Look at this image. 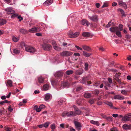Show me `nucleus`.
Wrapping results in <instances>:
<instances>
[{
  "instance_id": "f257e3e1",
  "label": "nucleus",
  "mask_w": 131,
  "mask_h": 131,
  "mask_svg": "<svg viewBox=\"0 0 131 131\" xmlns=\"http://www.w3.org/2000/svg\"><path fill=\"white\" fill-rule=\"evenodd\" d=\"M52 85L55 87L62 88H68L70 86V82H51Z\"/></svg>"
},
{
  "instance_id": "f03ea898",
  "label": "nucleus",
  "mask_w": 131,
  "mask_h": 131,
  "mask_svg": "<svg viewBox=\"0 0 131 131\" xmlns=\"http://www.w3.org/2000/svg\"><path fill=\"white\" fill-rule=\"evenodd\" d=\"M42 47L44 50L48 51H50L52 48L51 45L46 43H45L42 45Z\"/></svg>"
},
{
  "instance_id": "7ed1b4c3",
  "label": "nucleus",
  "mask_w": 131,
  "mask_h": 131,
  "mask_svg": "<svg viewBox=\"0 0 131 131\" xmlns=\"http://www.w3.org/2000/svg\"><path fill=\"white\" fill-rule=\"evenodd\" d=\"M72 52L64 51H63L62 52H61L60 53V54L62 56L68 57L72 55Z\"/></svg>"
},
{
  "instance_id": "20e7f679",
  "label": "nucleus",
  "mask_w": 131,
  "mask_h": 131,
  "mask_svg": "<svg viewBox=\"0 0 131 131\" xmlns=\"http://www.w3.org/2000/svg\"><path fill=\"white\" fill-rule=\"evenodd\" d=\"M52 98V95L50 93H47L45 94L44 95V99L45 101L47 102H49L51 100Z\"/></svg>"
},
{
  "instance_id": "39448f33",
  "label": "nucleus",
  "mask_w": 131,
  "mask_h": 131,
  "mask_svg": "<svg viewBox=\"0 0 131 131\" xmlns=\"http://www.w3.org/2000/svg\"><path fill=\"white\" fill-rule=\"evenodd\" d=\"M75 127L76 129L78 131H80L81 129V128L82 127L81 123L77 121H75L74 122Z\"/></svg>"
},
{
  "instance_id": "423d86ee",
  "label": "nucleus",
  "mask_w": 131,
  "mask_h": 131,
  "mask_svg": "<svg viewBox=\"0 0 131 131\" xmlns=\"http://www.w3.org/2000/svg\"><path fill=\"white\" fill-rule=\"evenodd\" d=\"M45 25L43 23L40 24L37 27V32H39L41 30H43L45 29Z\"/></svg>"
},
{
  "instance_id": "0eeeda50",
  "label": "nucleus",
  "mask_w": 131,
  "mask_h": 131,
  "mask_svg": "<svg viewBox=\"0 0 131 131\" xmlns=\"http://www.w3.org/2000/svg\"><path fill=\"white\" fill-rule=\"evenodd\" d=\"M25 49L26 51L30 52L33 53L35 51V49L33 47L28 46L25 47Z\"/></svg>"
},
{
  "instance_id": "6e6552de",
  "label": "nucleus",
  "mask_w": 131,
  "mask_h": 131,
  "mask_svg": "<svg viewBox=\"0 0 131 131\" xmlns=\"http://www.w3.org/2000/svg\"><path fill=\"white\" fill-rule=\"evenodd\" d=\"M73 107L75 110V112L74 113H75L76 115H79L81 114V111L76 106L74 105Z\"/></svg>"
},
{
  "instance_id": "1a4fd4ad",
  "label": "nucleus",
  "mask_w": 131,
  "mask_h": 131,
  "mask_svg": "<svg viewBox=\"0 0 131 131\" xmlns=\"http://www.w3.org/2000/svg\"><path fill=\"white\" fill-rule=\"evenodd\" d=\"M63 75V72L61 71H57L54 74V76L56 78H60Z\"/></svg>"
},
{
  "instance_id": "9d476101",
  "label": "nucleus",
  "mask_w": 131,
  "mask_h": 131,
  "mask_svg": "<svg viewBox=\"0 0 131 131\" xmlns=\"http://www.w3.org/2000/svg\"><path fill=\"white\" fill-rule=\"evenodd\" d=\"M113 98L115 100H123L124 99V97L123 96L117 94L114 95L113 97Z\"/></svg>"
},
{
  "instance_id": "9b49d317",
  "label": "nucleus",
  "mask_w": 131,
  "mask_h": 131,
  "mask_svg": "<svg viewBox=\"0 0 131 131\" xmlns=\"http://www.w3.org/2000/svg\"><path fill=\"white\" fill-rule=\"evenodd\" d=\"M121 73L119 72L118 73H116L115 74L114 77V79H115L116 81H117V82H121L120 79H119V76L120 75Z\"/></svg>"
},
{
  "instance_id": "f8f14e48",
  "label": "nucleus",
  "mask_w": 131,
  "mask_h": 131,
  "mask_svg": "<svg viewBox=\"0 0 131 131\" xmlns=\"http://www.w3.org/2000/svg\"><path fill=\"white\" fill-rule=\"evenodd\" d=\"M66 115L68 117L74 116L76 115L75 113L73 111H70L66 113Z\"/></svg>"
},
{
  "instance_id": "ddd939ff",
  "label": "nucleus",
  "mask_w": 131,
  "mask_h": 131,
  "mask_svg": "<svg viewBox=\"0 0 131 131\" xmlns=\"http://www.w3.org/2000/svg\"><path fill=\"white\" fill-rule=\"evenodd\" d=\"M123 128L125 130H130L131 129V125H128L125 124L122 126Z\"/></svg>"
},
{
  "instance_id": "4468645a",
  "label": "nucleus",
  "mask_w": 131,
  "mask_h": 131,
  "mask_svg": "<svg viewBox=\"0 0 131 131\" xmlns=\"http://www.w3.org/2000/svg\"><path fill=\"white\" fill-rule=\"evenodd\" d=\"M88 17L92 20L95 21L97 20V17L96 15L93 16H88Z\"/></svg>"
},
{
  "instance_id": "2eb2a0df",
  "label": "nucleus",
  "mask_w": 131,
  "mask_h": 131,
  "mask_svg": "<svg viewBox=\"0 0 131 131\" xmlns=\"http://www.w3.org/2000/svg\"><path fill=\"white\" fill-rule=\"evenodd\" d=\"M81 24L83 25H85V26H88L90 25V23L86 20L83 19L81 21Z\"/></svg>"
},
{
  "instance_id": "dca6fc26",
  "label": "nucleus",
  "mask_w": 131,
  "mask_h": 131,
  "mask_svg": "<svg viewBox=\"0 0 131 131\" xmlns=\"http://www.w3.org/2000/svg\"><path fill=\"white\" fill-rule=\"evenodd\" d=\"M118 30V27H112L110 29V30L112 32H116Z\"/></svg>"
},
{
  "instance_id": "f3484780",
  "label": "nucleus",
  "mask_w": 131,
  "mask_h": 131,
  "mask_svg": "<svg viewBox=\"0 0 131 131\" xmlns=\"http://www.w3.org/2000/svg\"><path fill=\"white\" fill-rule=\"evenodd\" d=\"M49 88V85L46 84L43 85V87L42 90L43 91H46L48 90Z\"/></svg>"
},
{
  "instance_id": "a211bd4d",
  "label": "nucleus",
  "mask_w": 131,
  "mask_h": 131,
  "mask_svg": "<svg viewBox=\"0 0 131 131\" xmlns=\"http://www.w3.org/2000/svg\"><path fill=\"white\" fill-rule=\"evenodd\" d=\"M53 0H47L43 3L44 5L48 6L52 3Z\"/></svg>"
},
{
  "instance_id": "6ab92c4d",
  "label": "nucleus",
  "mask_w": 131,
  "mask_h": 131,
  "mask_svg": "<svg viewBox=\"0 0 131 131\" xmlns=\"http://www.w3.org/2000/svg\"><path fill=\"white\" fill-rule=\"evenodd\" d=\"M5 10L7 12V13L8 14H12L14 13V11L10 8H7Z\"/></svg>"
},
{
  "instance_id": "aec40b11",
  "label": "nucleus",
  "mask_w": 131,
  "mask_h": 131,
  "mask_svg": "<svg viewBox=\"0 0 131 131\" xmlns=\"http://www.w3.org/2000/svg\"><path fill=\"white\" fill-rule=\"evenodd\" d=\"M119 3L120 5L122 6L125 9H126L127 8V5L125 3L121 1L119 2Z\"/></svg>"
},
{
  "instance_id": "412c9836",
  "label": "nucleus",
  "mask_w": 131,
  "mask_h": 131,
  "mask_svg": "<svg viewBox=\"0 0 131 131\" xmlns=\"http://www.w3.org/2000/svg\"><path fill=\"white\" fill-rule=\"evenodd\" d=\"M128 117H127L126 114L125 116H124L122 119V120L124 122L128 121H130Z\"/></svg>"
},
{
  "instance_id": "4be33fe9",
  "label": "nucleus",
  "mask_w": 131,
  "mask_h": 131,
  "mask_svg": "<svg viewBox=\"0 0 131 131\" xmlns=\"http://www.w3.org/2000/svg\"><path fill=\"white\" fill-rule=\"evenodd\" d=\"M28 31L30 32H37V27H34V28L29 29Z\"/></svg>"
},
{
  "instance_id": "5701e85b",
  "label": "nucleus",
  "mask_w": 131,
  "mask_h": 131,
  "mask_svg": "<svg viewBox=\"0 0 131 131\" xmlns=\"http://www.w3.org/2000/svg\"><path fill=\"white\" fill-rule=\"evenodd\" d=\"M80 34L79 32H76L75 33L73 34V35L70 36L71 38H74L78 37Z\"/></svg>"
},
{
  "instance_id": "b1692460",
  "label": "nucleus",
  "mask_w": 131,
  "mask_h": 131,
  "mask_svg": "<svg viewBox=\"0 0 131 131\" xmlns=\"http://www.w3.org/2000/svg\"><path fill=\"white\" fill-rule=\"evenodd\" d=\"M82 35L84 37H88L90 36V33L88 32H84L82 33Z\"/></svg>"
},
{
  "instance_id": "393cba45",
  "label": "nucleus",
  "mask_w": 131,
  "mask_h": 131,
  "mask_svg": "<svg viewBox=\"0 0 131 131\" xmlns=\"http://www.w3.org/2000/svg\"><path fill=\"white\" fill-rule=\"evenodd\" d=\"M19 31L20 32L24 34H27L28 32L27 30L23 28H20Z\"/></svg>"
},
{
  "instance_id": "a878e982",
  "label": "nucleus",
  "mask_w": 131,
  "mask_h": 131,
  "mask_svg": "<svg viewBox=\"0 0 131 131\" xmlns=\"http://www.w3.org/2000/svg\"><path fill=\"white\" fill-rule=\"evenodd\" d=\"M99 91L98 90H96L93 91L92 93L95 96H97L99 93Z\"/></svg>"
},
{
  "instance_id": "bb28decb",
  "label": "nucleus",
  "mask_w": 131,
  "mask_h": 131,
  "mask_svg": "<svg viewBox=\"0 0 131 131\" xmlns=\"http://www.w3.org/2000/svg\"><path fill=\"white\" fill-rule=\"evenodd\" d=\"M46 78H44L42 77H40L38 78V80L39 82H44L45 81H46L47 80H46Z\"/></svg>"
},
{
  "instance_id": "cd10ccee",
  "label": "nucleus",
  "mask_w": 131,
  "mask_h": 131,
  "mask_svg": "<svg viewBox=\"0 0 131 131\" xmlns=\"http://www.w3.org/2000/svg\"><path fill=\"white\" fill-rule=\"evenodd\" d=\"M90 123L93 124L97 126H99L100 125V124L98 121H94L93 120H91L90 121Z\"/></svg>"
},
{
  "instance_id": "c85d7f7f",
  "label": "nucleus",
  "mask_w": 131,
  "mask_h": 131,
  "mask_svg": "<svg viewBox=\"0 0 131 131\" xmlns=\"http://www.w3.org/2000/svg\"><path fill=\"white\" fill-rule=\"evenodd\" d=\"M91 94L90 93H86L84 94V96L86 98H89L91 97Z\"/></svg>"
},
{
  "instance_id": "c756f323",
  "label": "nucleus",
  "mask_w": 131,
  "mask_h": 131,
  "mask_svg": "<svg viewBox=\"0 0 131 131\" xmlns=\"http://www.w3.org/2000/svg\"><path fill=\"white\" fill-rule=\"evenodd\" d=\"M118 11L121 13L122 16L123 17H125L126 16V14H125V13L123 10L121 8H119Z\"/></svg>"
},
{
  "instance_id": "7c9ffc66",
  "label": "nucleus",
  "mask_w": 131,
  "mask_h": 131,
  "mask_svg": "<svg viewBox=\"0 0 131 131\" xmlns=\"http://www.w3.org/2000/svg\"><path fill=\"white\" fill-rule=\"evenodd\" d=\"M104 103L109 106L111 107V108H112V107L113 106V104L111 102H109L108 101H106L105 102H104Z\"/></svg>"
},
{
  "instance_id": "2f4dec72",
  "label": "nucleus",
  "mask_w": 131,
  "mask_h": 131,
  "mask_svg": "<svg viewBox=\"0 0 131 131\" xmlns=\"http://www.w3.org/2000/svg\"><path fill=\"white\" fill-rule=\"evenodd\" d=\"M82 47L84 50L88 51H90L91 50L90 48L87 46H84Z\"/></svg>"
},
{
  "instance_id": "473e14b6",
  "label": "nucleus",
  "mask_w": 131,
  "mask_h": 131,
  "mask_svg": "<svg viewBox=\"0 0 131 131\" xmlns=\"http://www.w3.org/2000/svg\"><path fill=\"white\" fill-rule=\"evenodd\" d=\"M6 21L4 19H0V25H2L5 24Z\"/></svg>"
},
{
  "instance_id": "72a5a7b5",
  "label": "nucleus",
  "mask_w": 131,
  "mask_h": 131,
  "mask_svg": "<svg viewBox=\"0 0 131 131\" xmlns=\"http://www.w3.org/2000/svg\"><path fill=\"white\" fill-rule=\"evenodd\" d=\"M11 101H8L7 100H5L3 101H1L0 102V104L3 105L5 103H7L8 104L10 103Z\"/></svg>"
},
{
  "instance_id": "f704fd0d",
  "label": "nucleus",
  "mask_w": 131,
  "mask_h": 131,
  "mask_svg": "<svg viewBox=\"0 0 131 131\" xmlns=\"http://www.w3.org/2000/svg\"><path fill=\"white\" fill-rule=\"evenodd\" d=\"M83 72V71L82 70H77L75 72V73L77 75H80L82 74Z\"/></svg>"
},
{
  "instance_id": "c9c22d12",
  "label": "nucleus",
  "mask_w": 131,
  "mask_h": 131,
  "mask_svg": "<svg viewBox=\"0 0 131 131\" xmlns=\"http://www.w3.org/2000/svg\"><path fill=\"white\" fill-rule=\"evenodd\" d=\"M83 55L86 57H89L91 55V54L88 53L84 51H83Z\"/></svg>"
},
{
  "instance_id": "e433bc0d",
  "label": "nucleus",
  "mask_w": 131,
  "mask_h": 131,
  "mask_svg": "<svg viewBox=\"0 0 131 131\" xmlns=\"http://www.w3.org/2000/svg\"><path fill=\"white\" fill-rule=\"evenodd\" d=\"M53 47L55 50L58 51H60L61 50V48L58 46L57 45Z\"/></svg>"
},
{
  "instance_id": "4c0bfd02",
  "label": "nucleus",
  "mask_w": 131,
  "mask_h": 131,
  "mask_svg": "<svg viewBox=\"0 0 131 131\" xmlns=\"http://www.w3.org/2000/svg\"><path fill=\"white\" fill-rule=\"evenodd\" d=\"M116 35L119 37H122V35L121 34V32L118 30L116 32Z\"/></svg>"
},
{
  "instance_id": "58836bf2",
  "label": "nucleus",
  "mask_w": 131,
  "mask_h": 131,
  "mask_svg": "<svg viewBox=\"0 0 131 131\" xmlns=\"http://www.w3.org/2000/svg\"><path fill=\"white\" fill-rule=\"evenodd\" d=\"M73 73V71L72 70H68L66 72V74L68 75L72 74Z\"/></svg>"
},
{
  "instance_id": "ea45409f",
  "label": "nucleus",
  "mask_w": 131,
  "mask_h": 131,
  "mask_svg": "<svg viewBox=\"0 0 131 131\" xmlns=\"http://www.w3.org/2000/svg\"><path fill=\"white\" fill-rule=\"evenodd\" d=\"M123 25L121 24H119V31H122L123 30Z\"/></svg>"
},
{
  "instance_id": "a19ab883",
  "label": "nucleus",
  "mask_w": 131,
  "mask_h": 131,
  "mask_svg": "<svg viewBox=\"0 0 131 131\" xmlns=\"http://www.w3.org/2000/svg\"><path fill=\"white\" fill-rule=\"evenodd\" d=\"M12 39L13 41L15 42H17L19 40L18 38H17L15 36H14L13 37Z\"/></svg>"
},
{
  "instance_id": "79ce46f5",
  "label": "nucleus",
  "mask_w": 131,
  "mask_h": 131,
  "mask_svg": "<svg viewBox=\"0 0 131 131\" xmlns=\"http://www.w3.org/2000/svg\"><path fill=\"white\" fill-rule=\"evenodd\" d=\"M6 85L8 87H12V82H5Z\"/></svg>"
},
{
  "instance_id": "37998d69",
  "label": "nucleus",
  "mask_w": 131,
  "mask_h": 131,
  "mask_svg": "<svg viewBox=\"0 0 131 131\" xmlns=\"http://www.w3.org/2000/svg\"><path fill=\"white\" fill-rule=\"evenodd\" d=\"M50 124V123L49 122H47L45 123L43 125V127H47Z\"/></svg>"
},
{
  "instance_id": "c03bdc74",
  "label": "nucleus",
  "mask_w": 131,
  "mask_h": 131,
  "mask_svg": "<svg viewBox=\"0 0 131 131\" xmlns=\"http://www.w3.org/2000/svg\"><path fill=\"white\" fill-rule=\"evenodd\" d=\"M12 14H13L11 16V17L12 18H14L15 17H16L18 15L17 14L15 13L14 12V13Z\"/></svg>"
},
{
  "instance_id": "a18cd8bd",
  "label": "nucleus",
  "mask_w": 131,
  "mask_h": 131,
  "mask_svg": "<svg viewBox=\"0 0 131 131\" xmlns=\"http://www.w3.org/2000/svg\"><path fill=\"white\" fill-rule=\"evenodd\" d=\"M85 70H87L88 69V68L89 66V64L88 63H85Z\"/></svg>"
},
{
  "instance_id": "49530a36",
  "label": "nucleus",
  "mask_w": 131,
  "mask_h": 131,
  "mask_svg": "<svg viewBox=\"0 0 131 131\" xmlns=\"http://www.w3.org/2000/svg\"><path fill=\"white\" fill-rule=\"evenodd\" d=\"M13 51L14 53L16 54H18L20 52L19 50L17 49H14Z\"/></svg>"
},
{
  "instance_id": "de8ad7c7",
  "label": "nucleus",
  "mask_w": 131,
  "mask_h": 131,
  "mask_svg": "<svg viewBox=\"0 0 131 131\" xmlns=\"http://www.w3.org/2000/svg\"><path fill=\"white\" fill-rule=\"evenodd\" d=\"M50 127L52 129H55L56 127L55 124H52L50 126Z\"/></svg>"
},
{
  "instance_id": "09e8293b",
  "label": "nucleus",
  "mask_w": 131,
  "mask_h": 131,
  "mask_svg": "<svg viewBox=\"0 0 131 131\" xmlns=\"http://www.w3.org/2000/svg\"><path fill=\"white\" fill-rule=\"evenodd\" d=\"M8 111L10 112H12L13 110V108L11 107V105L8 107Z\"/></svg>"
},
{
  "instance_id": "8fccbe9b",
  "label": "nucleus",
  "mask_w": 131,
  "mask_h": 131,
  "mask_svg": "<svg viewBox=\"0 0 131 131\" xmlns=\"http://www.w3.org/2000/svg\"><path fill=\"white\" fill-rule=\"evenodd\" d=\"M82 89V87L81 86H79L77 87L76 89L77 91H79L81 90Z\"/></svg>"
},
{
  "instance_id": "3c124183",
  "label": "nucleus",
  "mask_w": 131,
  "mask_h": 131,
  "mask_svg": "<svg viewBox=\"0 0 131 131\" xmlns=\"http://www.w3.org/2000/svg\"><path fill=\"white\" fill-rule=\"evenodd\" d=\"M121 93L124 95H126L127 94V92L124 90H122L121 91Z\"/></svg>"
},
{
  "instance_id": "603ef678",
  "label": "nucleus",
  "mask_w": 131,
  "mask_h": 131,
  "mask_svg": "<svg viewBox=\"0 0 131 131\" xmlns=\"http://www.w3.org/2000/svg\"><path fill=\"white\" fill-rule=\"evenodd\" d=\"M4 128L5 131H11L10 128L9 127L6 126H5Z\"/></svg>"
},
{
  "instance_id": "864d4df0",
  "label": "nucleus",
  "mask_w": 131,
  "mask_h": 131,
  "mask_svg": "<svg viewBox=\"0 0 131 131\" xmlns=\"http://www.w3.org/2000/svg\"><path fill=\"white\" fill-rule=\"evenodd\" d=\"M89 102L91 104H93L94 102V100L93 99H91L89 101Z\"/></svg>"
},
{
  "instance_id": "5fc2aeb1",
  "label": "nucleus",
  "mask_w": 131,
  "mask_h": 131,
  "mask_svg": "<svg viewBox=\"0 0 131 131\" xmlns=\"http://www.w3.org/2000/svg\"><path fill=\"white\" fill-rule=\"evenodd\" d=\"M106 119L110 122L112 121V118L110 117H107Z\"/></svg>"
},
{
  "instance_id": "6e6d98bb",
  "label": "nucleus",
  "mask_w": 131,
  "mask_h": 131,
  "mask_svg": "<svg viewBox=\"0 0 131 131\" xmlns=\"http://www.w3.org/2000/svg\"><path fill=\"white\" fill-rule=\"evenodd\" d=\"M39 108H40V109L41 110V109L44 108H45V106L43 104H42L40 105L39 106Z\"/></svg>"
},
{
  "instance_id": "4d7b16f0",
  "label": "nucleus",
  "mask_w": 131,
  "mask_h": 131,
  "mask_svg": "<svg viewBox=\"0 0 131 131\" xmlns=\"http://www.w3.org/2000/svg\"><path fill=\"white\" fill-rule=\"evenodd\" d=\"M19 19V21H21L23 19V18L20 15H19L17 17Z\"/></svg>"
},
{
  "instance_id": "13d9d810",
  "label": "nucleus",
  "mask_w": 131,
  "mask_h": 131,
  "mask_svg": "<svg viewBox=\"0 0 131 131\" xmlns=\"http://www.w3.org/2000/svg\"><path fill=\"white\" fill-rule=\"evenodd\" d=\"M52 44L53 46V47L54 46L56 45H57L56 42L54 41H52Z\"/></svg>"
},
{
  "instance_id": "bf43d9fd",
  "label": "nucleus",
  "mask_w": 131,
  "mask_h": 131,
  "mask_svg": "<svg viewBox=\"0 0 131 131\" xmlns=\"http://www.w3.org/2000/svg\"><path fill=\"white\" fill-rule=\"evenodd\" d=\"M77 103L78 105H80L81 103V100L80 99L79 100L77 101Z\"/></svg>"
},
{
  "instance_id": "052dcab7",
  "label": "nucleus",
  "mask_w": 131,
  "mask_h": 131,
  "mask_svg": "<svg viewBox=\"0 0 131 131\" xmlns=\"http://www.w3.org/2000/svg\"><path fill=\"white\" fill-rule=\"evenodd\" d=\"M96 104L98 105H101L102 104V103L101 101H98L96 103Z\"/></svg>"
},
{
  "instance_id": "680f3d73",
  "label": "nucleus",
  "mask_w": 131,
  "mask_h": 131,
  "mask_svg": "<svg viewBox=\"0 0 131 131\" xmlns=\"http://www.w3.org/2000/svg\"><path fill=\"white\" fill-rule=\"evenodd\" d=\"M129 119L130 120V118H131V113L126 114Z\"/></svg>"
},
{
  "instance_id": "e2e57ef3",
  "label": "nucleus",
  "mask_w": 131,
  "mask_h": 131,
  "mask_svg": "<svg viewBox=\"0 0 131 131\" xmlns=\"http://www.w3.org/2000/svg\"><path fill=\"white\" fill-rule=\"evenodd\" d=\"M101 116L103 118L105 119H106L107 117L106 115L103 114H101Z\"/></svg>"
},
{
  "instance_id": "0e129e2a",
  "label": "nucleus",
  "mask_w": 131,
  "mask_h": 131,
  "mask_svg": "<svg viewBox=\"0 0 131 131\" xmlns=\"http://www.w3.org/2000/svg\"><path fill=\"white\" fill-rule=\"evenodd\" d=\"M88 80V79L87 77H84L82 79V80L83 81H86Z\"/></svg>"
},
{
  "instance_id": "69168bd1",
  "label": "nucleus",
  "mask_w": 131,
  "mask_h": 131,
  "mask_svg": "<svg viewBox=\"0 0 131 131\" xmlns=\"http://www.w3.org/2000/svg\"><path fill=\"white\" fill-rule=\"evenodd\" d=\"M68 35L70 36H71L72 35H73V32L71 31H69L68 33Z\"/></svg>"
},
{
  "instance_id": "338daca9",
  "label": "nucleus",
  "mask_w": 131,
  "mask_h": 131,
  "mask_svg": "<svg viewBox=\"0 0 131 131\" xmlns=\"http://www.w3.org/2000/svg\"><path fill=\"white\" fill-rule=\"evenodd\" d=\"M117 129L116 127L113 128L111 130V131H117Z\"/></svg>"
},
{
  "instance_id": "774afa93",
  "label": "nucleus",
  "mask_w": 131,
  "mask_h": 131,
  "mask_svg": "<svg viewBox=\"0 0 131 131\" xmlns=\"http://www.w3.org/2000/svg\"><path fill=\"white\" fill-rule=\"evenodd\" d=\"M127 79L129 80H131V77L130 75H128L127 77Z\"/></svg>"
}]
</instances>
